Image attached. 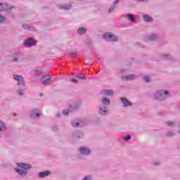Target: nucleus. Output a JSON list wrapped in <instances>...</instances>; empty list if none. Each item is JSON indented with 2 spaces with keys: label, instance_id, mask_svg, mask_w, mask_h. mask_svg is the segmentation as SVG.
I'll return each instance as SVG.
<instances>
[{
  "label": "nucleus",
  "instance_id": "obj_1",
  "mask_svg": "<svg viewBox=\"0 0 180 180\" xmlns=\"http://www.w3.org/2000/svg\"><path fill=\"white\" fill-rule=\"evenodd\" d=\"M18 168L15 169L16 172L19 175H26L27 174V169H30L32 166L26 163H17Z\"/></svg>",
  "mask_w": 180,
  "mask_h": 180
},
{
  "label": "nucleus",
  "instance_id": "obj_2",
  "mask_svg": "<svg viewBox=\"0 0 180 180\" xmlns=\"http://www.w3.org/2000/svg\"><path fill=\"white\" fill-rule=\"evenodd\" d=\"M168 96H169V92L164 90L158 91L155 94V98L157 101H165V98H168Z\"/></svg>",
  "mask_w": 180,
  "mask_h": 180
},
{
  "label": "nucleus",
  "instance_id": "obj_3",
  "mask_svg": "<svg viewBox=\"0 0 180 180\" xmlns=\"http://www.w3.org/2000/svg\"><path fill=\"white\" fill-rule=\"evenodd\" d=\"M79 106H81V101H77L73 105V106L70 105V108H71L72 110H75V109H78V108H79ZM71 109L64 110L63 111V115H64V116H68L70 112H71Z\"/></svg>",
  "mask_w": 180,
  "mask_h": 180
},
{
  "label": "nucleus",
  "instance_id": "obj_4",
  "mask_svg": "<svg viewBox=\"0 0 180 180\" xmlns=\"http://www.w3.org/2000/svg\"><path fill=\"white\" fill-rule=\"evenodd\" d=\"M13 79L17 82L18 86H25V79L19 75H14Z\"/></svg>",
  "mask_w": 180,
  "mask_h": 180
},
{
  "label": "nucleus",
  "instance_id": "obj_5",
  "mask_svg": "<svg viewBox=\"0 0 180 180\" xmlns=\"http://www.w3.org/2000/svg\"><path fill=\"white\" fill-rule=\"evenodd\" d=\"M86 120H76L72 122V126L73 127H84V126H86Z\"/></svg>",
  "mask_w": 180,
  "mask_h": 180
},
{
  "label": "nucleus",
  "instance_id": "obj_6",
  "mask_svg": "<svg viewBox=\"0 0 180 180\" xmlns=\"http://www.w3.org/2000/svg\"><path fill=\"white\" fill-rule=\"evenodd\" d=\"M103 39L107 41H117V37L110 32H106L103 35Z\"/></svg>",
  "mask_w": 180,
  "mask_h": 180
},
{
  "label": "nucleus",
  "instance_id": "obj_7",
  "mask_svg": "<svg viewBox=\"0 0 180 180\" xmlns=\"http://www.w3.org/2000/svg\"><path fill=\"white\" fill-rule=\"evenodd\" d=\"M37 44V41H35L33 38H28L24 42V45L25 47H33V46H36Z\"/></svg>",
  "mask_w": 180,
  "mask_h": 180
},
{
  "label": "nucleus",
  "instance_id": "obj_8",
  "mask_svg": "<svg viewBox=\"0 0 180 180\" xmlns=\"http://www.w3.org/2000/svg\"><path fill=\"white\" fill-rule=\"evenodd\" d=\"M40 110L37 108H34L30 110V116L33 119H36V117H40Z\"/></svg>",
  "mask_w": 180,
  "mask_h": 180
},
{
  "label": "nucleus",
  "instance_id": "obj_9",
  "mask_svg": "<svg viewBox=\"0 0 180 180\" xmlns=\"http://www.w3.org/2000/svg\"><path fill=\"white\" fill-rule=\"evenodd\" d=\"M13 6H9L6 3H0V11L5 12L13 9Z\"/></svg>",
  "mask_w": 180,
  "mask_h": 180
},
{
  "label": "nucleus",
  "instance_id": "obj_10",
  "mask_svg": "<svg viewBox=\"0 0 180 180\" xmlns=\"http://www.w3.org/2000/svg\"><path fill=\"white\" fill-rule=\"evenodd\" d=\"M98 113L99 115H101V116H105V115H108V107L103 105H99Z\"/></svg>",
  "mask_w": 180,
  "mask_h": 180
},
{
  "label": "nucleus",
  "instance_id": "obj_11",
  "mask_svg": "<svg viewBox=\"0 0 180 180\" xmlns=\"http://www.w3.org/2000/svg\"><path fill=\"white\" fill-rule=\"evenodd\" d=\"M51 81V77L49 75L44 76L41 79V82L44 85L50 84Z\"/></svg>",
  "mask_w": 180,
  "mask_h": 180
},
{
  "label": "nucleus",
  "instance_id": "obj_12",
  "mask_svg": "<svg viewBox=\"0 0 180 180\" xmlns=\"http://www.w3.org/2000/svg\"><path fill=\"white\" fill-rule=\"evenodd\" d=\"M120 101L124 105V108H127L129 106H133V103L129 101L127 98L124 97H121Z\"/></svg>",
  "mask_w": 180,
  "mask_h": 180
},
{
  "label": "nucleus",
  "instance_id": "obj_13",
  "mask_svg": "<svg viewBox=\"0 0 180 180\" xmlns=\"http://www.w3.org/2000/svg\"><path fill=\"white\" fill-rule=\"evenodd\" d=\"M80 154H83L84 155H88L91 154V149L87 147H82L79 148Z\"/></svg>",
  "mask_w": 180,
  "mask_h": 180
},
{
  "label": "nucleus",
  "instance_id": "obj_14",
  "mask_svg": "<svg viewBox=\"0 0 180 180\" xmlns=\"http://www.w3.org/2000/svg\"><path fill=\"white\" fill-rule=\"evenodd\" d=\"M72 137L74 139H82V137H84V134L79 131H75L72 133Z\"/></svg>",
  "mask_w": 180,
  "mask_h": 180
},
{
  "label": "nucleus",
  "instance_id": "obj_15",
  "mask_svg": "<svg viewBox=\"0 0 180 180\" xmlns=\"http://www.w3.org/2000/svg\"><path fill=\"white\" fill-rule=\"evenodd\" d=\"M155 39H157V34H150L145 37V40H148L149 41H153L155 40Z\"/></svg>",
  "mask_w": 180,
  "mask_h": 180
},
{
  "label": "nucleus",
  "instance_id": "obj_16",
  "mask_svg": "<svg viewBox=\"0 0 180 180\" xmlns=\"http://www.w3.org/2000/svg\"><path fill=\"white\" fill-rule=\"evenodd\" d=\"M134 78H135L134 75H129L121 77V79H122L124 81H132V79H134Z\"/></svg>",
  "mask_w": 180,
  "mask_h": 180
},
{
  "label": "nucleus",
  "instance_id": "obj_17",
  "mask_svg": "<svg viewBox=\"0 0 180 180\" xmlns=\"http://www.w3.org/2000/svg\"><path fill=\"white\" fill-rule=\"evenodd\" d=\"M101 103L104 106H109L110 105V99L108 97H103Z\"/></svg>",
  "mask_w": 180,
  "mask_h": 180
},
{
  "label": "nucleus",
  "instance_id": "obj_18",
  "mask_svg": "<svg viewBox=\"0 0 180 180\" xmlns=\"http://www.w3.org/2000/svg\"><path fill=\"white\" fill-rule=\"evenodd\" d=\"M119 4V0H115L114 4L111 5L110 8L108 10V13H112L115 9H116V5Z\"/></svg>",
  "mask_w": 180,
  "mask_h": 180
},
{
  "label": "nucleus",
  "instance_id": "obj_19",
  "mask_svg": "<svg viewBox=\"0 0 180 180\" xmlns=\"http://www.w3.org/2000/svg\"><path fill=\"white\" fill-rule=\"evenodd\" d=\"M101 94L102 95H105L106 96H110L111 95H113V91H112V90H102L101 91Z\"/></svg>",
  "mask_w": 180,
  "mask_h": 180
},
{
  "label": "nucleus",
  "instance_id": "obj_20",
  "mask_svg": "<svg viewBox=\"0 0 180 180\" xmlns=\"http://www.w3.org/2000/svg\"><path fill=\"white\" fill-rule=\"evenodd\" d=\"M50 174H51V172L49 170H47L46 172H39V178H45V176H49V175H50Z\"/></svg>",
  "mask_w": 180,
  "mask_h": 180
},
{
  "label": "nucleus",
  "instance_id": "obj_21",
  "mask_svg": "<svg viewBox=\"0 0 180 180\" xmlns=\"http://www.w3.org/2000/svg\"><path fill=\"white\" fill-rule=\"evenodd\" d=\"M127 18L128 20H130L132 23H134L136 22V16L133 14H127Z\"/></svg>",
  "mask_w": 180,
  "mask_h": 180
},
{
  "label": "nucleus",
  "instance_id": "obj_22",
  "mask_svg": "<svg viewBox=\"0 0 180 180\" xmlns=\"http://www.w3.org/2000/svg\"><path fill=\"white\" fill-rule=\"evenodd\" d=\"M6 130V124L5 122L0 120V131H5Z\"/></svg>",
  "mask_w": 180,
  "mask_h": 180
},
{
  "label": "nucleus",
  "instance_id": "obj_23",
  "mask_svg": "<svg viewBox=\"0 0 180 180\" xmlns=\"http://www.w3.org/2000/svg\"><path fill=\"white\" fill-rule=\"evenodd\" d=\"M143 19L145 22H153L154 20V19H153L151 18V16L148 15H143Z\"/></svg>",
  "mask_w": 180,
  "mask_h": 180
},
{
  "label": "nucleus",
  "instance_id": "obj_24",
  "mask_svg": "<svg viewBox=\"0 0 180 180\" xmlns=\"http://www.w3.org/2000/svg\"><path fill=\"white\" fill-rule=\"evenodd\" d=\"M130 140H131V134H127V135L124 136V137H122V141H124V143H127V142L130 141Z\"/></svg>",
  "mask_w": 180,
  "mask_h": 180
},
{
  "label": "nucleus",
  "instance_id": "obj_25",
  "mask_svg": "<svg viewBox=\"0 0 180 180\" xmlns=\"http://www.w3.org/2000/svg\"><path fill=\"white\" fill-rule=\"evenodd\" d=\"M85 33H86V29L84 27H80L77 30V34H85Z\"/></svg>",
  "mask_w": 180,
  "mask_h": 180
},
{
  "label": "nucleus",
  "instance_id": "obj_26",
  "mask_svg": "<svg viewBox=\"0 0 180 180\" xmlns=\"http://www.w3.org/2000/svg\"><path fill=\"white\" fill-rule=\"evenodd\" d=\"M60 9H64V11H68L71 9V4H65L60 6Z\"/></svg>",
  "mask_w": 180,
  "mask_h": 180
},
{
  "label": "nucleus",
  "instance_id": "obj_27",
  "mask_svg": "<svg viewBox=\"0 0 180 180\" xmlns=\"http://www.w3.org/2000/svg\"><path fill=\"white\" fill-rule=\"evenodd\" d=\"M162 58H165V60H172V56L171 55L167 53H163L162 54Z\"/></svg>",
  "mask_w": 180,
  "mask_h": 180
},
{
  "label": "nucleus",
  "instance_id": "obj_28",
  "mask_svg": "<svg viewBox=\"0 0 180 180\" xmlns=\"http://www.w3.org/2000/svg\"><path fill=\"white\" fill-rule=\"evenodd\" d=\"M18 95H19L20 96H23L24 94H25V90L24 89H18L16 91Z\"/></svg>",
  "mask_w": 180,
  "mask_h": 180
},
{
  "label": "nucleus",
  "instance_id": "obj_29",
  "mask_svg": "<svg viewBox=\"0 0 180 180\" xmlns=\"http://www.w3.org/2000/svg\"><path fill=\"white\" fill-rule=\"evenodd\" d=\"M6 18L4 16L0 15V23H4Z\"/></svg>",
  "mask_w": 180,
  "mask_h": 180
},
{
  "label": "nucleus",
  "instance_id": "obj_30",
  "mask_svg": "<svg viewBox=\"0 0 180 180\" xmlns=\"http://www.w3.org/2000/svg\"><path fill=\"white\" fill-rule=\"evenodd\" d=\"M76 78H79V79H85V76H82V75L77 74Z\"/></svg>",
  "mask_w": 180,
  "mask_h": 180
},
{
  "label": "nucleus",
  "instance_id": "obj_31",
  "mask_svg": "<svg viewBox=\"0 0 180 180\" xmlns=\"http://www.w3.org/2000/svg\"><path fill=\"white\" fill-rule=\"evenodd\" d=\"M166 124H167V126L172 127V126H174V124H175V123H174L171 121H168V122H166Z\"/></svg>",
  "mask_w": 180,
  "mask_h": 180
},
{
  "label": "nucleus",
  "instance_id": "obj_32",
  "mask_svg": "<svg viewBox=\"0 0 180 180\" xmlns=\"http://www.w3.org/2000/svg\"><path fill=\"white\" fill-rule=\"evenodd\" d=\"M143 79H144L145 82H150V77H148V76L143 77Z\"/></svg>",
  "mask_w": 180,
  "mask_h": 180
},
{
  "label": "nucleus",
  "instance_id": "obj_33",
  "mask_svg": "<svg viewBox=\"0 0 180 180\" xmlns=\"http://www.w3.org/2000/svg\"><path fill=\"white\" fill-rule=\"evenodd\" d=\"M40 74H41V72H40V70H35L34 72V76L40 75Z\"/></svg>",
  "mask_w": 180,
  "mask_h": 180
},
{
  "label": "nucleus",
  "instance_id": "obj_34",
  "mask_svg": "<svg viewBox=\"0 0 180 180\" xmlns=\"http://www.w3.org/2000/svg\"><path fill=\"white\" fill-rule=\"evenodd\" d=\"M18 60L19 58L18 57H13L11 58V59H10V61L15 62V61H18Z\"/></svg>",
  "mask_w": 180,
  "mask_h": 180
},
{
  "label": "nucleus",
  "instance_id": "obj_35",
  "mask_svg": "<svg viewBox=\"0 0 180 180\" xmlns=\"http://www.w3.org/2000/svg\"><path fill=\"white\" fill-rule=\"evenodd\" d=\"M53 131H58V127L57 125L53 127Z\"/></svg>",
  "mask_w": 180,
  "mask_h": 180
},
{
  "label": "nucleus",
  "instance_id": "obj_36",
  "mask_svg": "<svg viewBox=\"0 0 180 180\" xmlns=\"http://www.w3.org/2000/svg\"><path fill=\"white\" fill-rule=\"evenodd\" d=\"M22 27L23 29H27L29 30V29H30V27H29V25H26V24H24L22 25Z\"/></svg>",
  "mask_w": 180,
  "mask_h": 180
},
{
  "label": "nucleus",
  "instance_id": "obj_37",
  "mask_svg": "<svg viewBox=\"0 0 180 180\" xmlns=\"http://www.w3.org/2000/svg\"><path fill=\"white\" fill-rule=\"evenodd\" d=\"M71 81L74 84H77L78 83V80L77 79H71Z\"/></svg>",
  "mask_w": 180,
  "mask_h": 180
},
{
  "label": "nucleus",
  "instance_id": "obj_38",
  "mask_svg": "<svg viewBox=\"0 0 180 180\" xmlns=\"http://www.w3.org/2000/svg\"><path fill=\"white\" fill-rule=\"evenodd\" d=\"M172 134H172V132H171V131L167 133V137H171V136H172Z\"/></svg>",
  "mask_w": 180,
  "mask_h": 180
},
{
  "label": "nucleus",
  "instance_id": "obj_39",
  "mask_svg": "<svg viewBox=\"0 0 180 180\" xmlns=\"http://www.w3.org/2000/svg\"><path fill=\"white\" fill-rule=\"evenodd\" d=\"M139 1V2H147L148 0H136Z\"/></svg>",
  "mask_w": 180,
  "mask_h": 180
},
{
  "label": "nucleus",
  "instance_id": "obj_40",
  "mask_svg": "<svg viewBox=\"0 0 180 180\" xmlns=\"http://www.w3.org/2000/svg\"><path fill=\"white\" fill-rule=\"evenodd\" d=\"M72 57H77V53H72Z\"/></svg>",
  "mask_w": 180,
  "mask_h": 180
},
{
  "label": "nucleus",
  "instance_id": "obj_41",
  "mask_svg": "<svg viewBox=\"0 0 180 180\" xmlns=\"http://www.w3.org/2000/svg\"><path fill=\"white\" fill-rule=\"evenodd\" d=\"M86 44H89V41H86Z\"/></svg>",
  "mask_w": 180,
  "mask_h": 180
},
{
  "label": "nucleus",
  "instance_id": "obj_42",
  "mask_svg": "<svg viewBox=\"0 0 180 180\" xmlns=\"http://www.w3.org/2000/svg\"><path fill=\"white\" fill-rule=\"evenodd\" d=\"M57 117H60V114L59 113H58Z\"/></svg>",
  "mask_w": 180,
  "mask_h": 180
},
{
  "label": "nucleus",
  "instance_id": "obj_43",
  "mask_svg": "<svg viewBox=\"0 0 180 180\" xmlns=\"http://www.w3.org/2000/svg\"><path fill=\"white\" fill-rule=\"evenodd\" d=\"M14 17V15H13V14H12V18H13Z\"/></svg>",
  "mask_w": 180,
  "mask_h": 180
}]
</instances>
